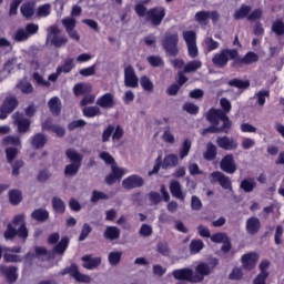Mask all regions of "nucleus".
I'll use <instances>...</instances> for the list:
<instances>
[{
  "label": "nucleus",
  "instance_id": "4",
  "mask_svg": "<svg viewBox=\"0 0 284 284\" xmlns=\"http://www.w3.org/2000/svg\"><path fill=\"white\" fill-rule=\"evenodd\" d=\"M162 47L169 57H176L179 54V33L171 31L165 32Z\"/></svg>",
  "mask_w": 284,
  "mask_h": 284
},
{
  "label": "nucleus",
  "instance_id": "47",
  "mask_svg": "<svg viewBox=\"0 0 284 284\" xmlns=\"http://www.w3.org/2000/svg\"><path fill=\"white\" fill-rule=\"evenodd\" d=\"M13 39L18 42L21 43L23 41H28V39H30V37L28 36L26 29H18L14 34H13Z\"/></svg>",
  "mask_w": 284,
  "mask_h": 284
},
{
  "label": "nucleus",
  "instance_id": "62",
  "mask_svg": "<svg viewBox=\"0 0 284 284\" xmlns=\"http://www.w3.org/2000/svg\"><path fill=\"white\" fill-rule=\"evenodd\" d=\"M152 232L153 230L150 224H142L139 230V234L144 237L152 236Z\"/></svg>",
  "mask_w": 284,
  "mask_h": 284
},
{
  "label": "nucleus",
  "instance_id": "21",
  "mask_svg": "<svg viewBox=\"0 0 284 284\" xmlns=\"http://www.w3.org/2000/svg\"><path fill=\"white\" fill-rule=\"evenodd\" d=\"M258 263V254L256 253H246L242 256V265L244 270H254Z\"/></svg>",
  "mask_w": 284,
  "mask_h": 284
},
{
  "label": "nucleus",
  "instance_id": "49",
  "mask_svg": "<svg viewBox=\"0 0 284 284\" xmlns=\"http://www.w3.org/2000/svg\"><path fill=\"white\" fill-rule=\"evenodd\" d=\"M51 10H52V6L50 3L42 4L38 8L37 17H42V18L50 17Z\"/></svg>",
  "mask_w": 284,
  "mask_h": 284
},
{
  "label": "nucleus",
  "instance_id": "31",
  "mask_svg": "<svg viewBox=\"0 0 284 284\" xmlns=\"http://www.w3.org/2000/svg\"><path fill=\"white\" fill-rule=\"evenodd\" d=\"M201 68H203V62H201V60H193L184 65L183 72L185 74H190L191 72H196V70H201Z\"/></svg>",
  "mask_w": 284,
  "mask_h": 284
},
{
  "label": "nucleus",
  "instance_id": "14",
  "mask_svg": "<svg viewBox=\"0 0 284 284\" xmlns=\"http://www.w3.org/2000/svg\"><path fill=\"white\" fill-rule=\"evenodd\" d=\"M19 105V101L14 97L7 98L0 109V120L8 119V114L14 111Z\"/></svg>",
  "mask_w": 284,
  "mask_h": 284
},
{
  "label": "nucleus",
  "instance_id": "2",
  "mask_svg": "<svg viewBox=\"0 0 284 284\" xmlns=\"http://www.w3.org/2000/svg\"><path fill=\"white\" fill-rule=\"evenodd\" d=\"M14 236L28 239V227L26 226L24 214L16 215L12 220V224H9L7 231L4 232L6 239H14Z\"/></svg>",
  "mask_w": 284,
  "mask_h": 284
},
{
  "label": "nucleus",
  "instance_id": "34",
  "mask_svg": "<svg viewBox=\"0 0 284 284\" xmlns=\"http://www.w3.org/2000/svg\"><path fill=\"white\" fill-rule=\"evenodd\" d=\"M47 143L48 139H45V135L41 133L33 135L31 140V145H33V148H36L37 150H39V148H43V145H45Z\"/></svg>",
  "mask_w": 284,
  "mask_h": 284
},
{
  "label": "nucleus",
  "instance_id": "22",
  "mask_svg": "<svg viewBox=\"0 0 284 284\" xmlns=\"http://www.w3.org/2000/svg\"><path fill=\"white\" fill-rule=\"evenodd\" d=\"M258 230H261V220L256 216L248 217L246 220V232L252 236L254 234H258Z\"/></svg>",
  "mask_w": 284,
  "mask_h": 284
},
{
  "label": "nucleus",
  "instance_id": "63",
  "mask_svg": "<svg viewBox=\"0 0 284 284\" xmlns=\"http://www.w3.org/2000/svg\"><path fill=\"white\" fill-rule=\"evenodd\" d=\"M227 239V234L225 233H216L211 236L213 243H225Z\"/></svg>",
  "mask_w": 284,
  "mask_h": 284
},
{
  "label": "nucleus",
  "instance_id": "29",
  "mask_svg": "<svg viewBox=\"0 0 284 284\" xmlns=\"http://www.w3.org/2000/svg\"><path fill=\"white\" fill-rule=\"evenodd\" d=\"M19 252H21L20 247L11 248L9 253H6L3 255L4 261H7L8 263H19V261H21V257L17 255L19 254Z\"/></svg>",
  "mask_w": 284,
  "mask_h": 284
},
{
  "label": "nucleus",
  "instance_id": "38",
  "mask_svg": "<svg viewBox=\"0 0 284 284\" xmlns=\"http://www.w3.org/2000/svg\"><path fill=\"white\" fill-rule=\"evenodd\" d=\"M21 13L26 17V19H31L34 16V3L27 2L21 7Z\"/></svg>",
  "mask_w": 284,
  "mask_h": 284
},
{
  "label": "nucleus",
  "instance_id": "54",
  "mask_svg": "<svg viewBox=\"0 0 284 284\" xmlns=\"http://www.w3.org/2000/svg\"><path fill=\"white\" fill-rule=\"evenodd\" d=\"M229 84L233 85L234 88H240L241 90H245L250 88L248 80L243 81V80L234 79V80H231Z\"/></svg>",
  "mask_w": 284,
  "mask_h": 284
},
{
  "label": "nucleus",
  "instance_id": "46",
  "mask_svg": "<svg viewBox=\"0 0 284 284\" xmlns=\"http://www.w3.org/2000/svg\"><path fill=\"white\" fill-rule=\"evenodd\" d=\"M207 19H210L209 11H200L195 13V21L200 23V26H207Z\"/></svg>",
  "mask_w": 284,
  "mask_h": 284
},
{
  "label": "nucleus",
  "instance_id": "59",
  "mask_svg": "<svg viewBox=\"0 0 284 284\" xmlns=\"http://www.w3.org/2000/svg\"><path fill=\"white\" fill-rule=\"evenodd\" d=\"M28 37H34L39 32V24L28 23L24 28Z\"/></svg>",
  "mask_w": 284,
  "mask_h": 284
},
{
  "label": "nucleus",
  "instance_id": "37",
  "mask_svg": "<svg viewBox=\"0 0 284 284\" xmlns=\"http://www.w3.org/2000/svg\"><path fill=\"white\" fill-rule=\"evenodd\" d=\"M219 42H216L212 37H206L203 40V47L209 52H213V50H219Z\"/></svg>",
  "mask_w": 284,
  "mask_h": 284
},
{
  "label": "nucleus",
  "instance_id": "8",
  "mask_svg": "<svg viewBox=\"0 0 284 284\" xmlns=\"http://www.w3.org/2000/svg\"><path fill=\"white\" fill-rule=\"evenodd\" d=\"M60 274L62 276H65V274H69L78 283H92V277L90 275H85V274L79 272V266H77V264H71V266L62 270L60 272Z\"/></svg>",
  "mask_w": 284,
  "mask_h": 284
},
{
  "label": "nucleus",
  "instance_id": "18",
  "mask_svg": "<svg viewBox=\"0 0 284 284\" xmlns=\"http://www.w3.org/2000/svg\"><path fill=\"white\" fill-rule=\"evenodd\" d=\"M216 143L222 150L226 151L236 150V148H239V142H236L234 138L217 136Z\"/></svg>",
  "mask_w": 284,
  "mask_h": 284
},
{
  "label": "nucleus",
  "instance_id": "61",
  "mask_svg": "<svg viewBox=\"0 0 284 284\" xmlns=\"http://www.w3.org/2000/svg\"><path fill=\"white\" fill-rule=\"evenodd\" d=\"M2 144L17 146V145H21V140H19V138H17V136L10 135V136H7L3 139Z\"/></svg>",
  "mask_w": 284,
  "mask_h": 284
},
{
  "label": "nucleus",
  "instance_id": "35",
  "mask_svg": "<svg viewBox=\"0 0 284 284\" xmlns=\"http://www.w3.org/2000/svg\"><path fill=\"white\" fill-rule=\"evenodd\" d=\"M123 256V252L122 251H113L111 253H109V263L110 265H112L113 267H116V265H119V263H121V257Z\"/></svg>",
  "mask_w": 284,
  "mask_h": 284
},
{
  "label": "nucleus",
  "instance_id": "28",
  "mask_svg": "<svg viewBox=\"0 0 284 284\" xmlns=\"http://www.w3.org/2000/svg\"><path fill=\"white\" fill-rule=\"evenodd\" d=\"M216 145H214L212 142H209L206 144V151L203 153V159H205V161H214V159H216Z\"/></svg>",
  "mask_w": 284,
  "mask_h": 284
},
{
  "label": "nucleus",
  "instance_id": "33",
  "mask_svg": "<svg viewBox=\"0 0 284 284\" xmlns=\"http://www.w3.org/2000/svg\"><path fill=\"white\" fill-rule=\"evenodd\" d=\"M49 216L50 213H48V211L43 209H37L31 213V219L40 222L48 221Z\"/></svg>",
  "mask_w": 284,
  "mask_h": 284
},
{
  "label": "nucleus",
  "instance_id": "44",
  "mask_svg": "<svg viewBox=\"0 0 284 284\" xmlns=\"http://www.w3.org/2000/svg\"><path fill=\"white\" fill-rule=\"evenodd\" d=\"M52 207L59 214H63L65 212V202H63V200H61L60 197H53Z\"/></svg>",
  "mask_w": 284,
  "mask_h": 284
},
{
  "label": "nucleus",
  "instance_id": "25",
  "mask_svg": "<svg viewBox=\"0 0 284 284\" xmlns=\"http://www.w3.org/2000/svg\"><path fill=\"white\" fill-rule=\"evenodd\" d=\"M103 236L106 241H118L121 237V230L116 226H106Z\"/></svg>",
  "mask_w": 284,
  "mask_h": 284
},
{
  "label": "nucleus",
  "instance_id": "60",
  "mask_svg": "<svg viewBox=\"0 0 284 284\" xmlns=\"http://www.w3.org/2000/svg\"><path fill=\"white\" fill-rule=\"evenodd\" d=\"M156 250L162 256H170V246H168V243L160 242L156 246Z\"/></svg>",
  "mask_w": 284,
  "mask_h": 284
},
{
  "label": "nucleus",
  "instance_id": "36",
  "mask_svg": "<svg viewBox=\"0 0 284 284\" xmlns=\"http://www.w3.org/2000/svg\"><path fill=\"white\" fill-rule=\"evenodd\" d=\"M73 68H74V59L68 58L64 60L63 65L58 67V70H60L61 74H62V72L64 74H68V73L72 72Z\"/></svg>",
  "mask_w": 284,
  "mask_h": 284
},
{
  "label": "nucleus",
  "instance_id": "55",
  "mask_svg": "<svg viewBox=\"0 0 284 284\" xmlns=\"http://www.w3.org/2000/svg\"><path fill=\"white\" fill-rule=\"evenodd\" d=\"M17 88H19V90H21V92H23V94H32V92L34 90L30 82H20L17 84Z\"/></svg>",
  "mask_w": 284,
  "mask_h": 284
},
{
  "label": "nucleus",
  "instance_id": "45",
  "mask_svg": "<svg viewBox=\"0 0 284 284\" xmlns=\"http://www.w3.org/2000/svg\"><path fill=\"white\" fill-rule=\"evenodd\" d=\"M182 37L186 45H193L196 43V32L194 31H183Z\"/></svg>",
  "mask_w": 284,
  "mask_h": 284
},
{
  "label": "nucleus",
  "instance_id": "13",
  "mask_svg": "<svg viewBox=\"0 0 284 284\" xmlns=\"http://www.w3.org/2000/svg\"><path fill=\"white\" fill-rule=\"evenodd\" d=\"M124 85L126 88H139V77L132 65L124 69Z\"/></svg>",
  "mask_w": 284,
  "mask_h": 284
},
{
  "label": "nucleus",
  "instance_id": "32",
  "mask_svg": "<svg viewBox=\"0 0 284 284\" xmlns=\"http://www.w3.org/2000/svg\"><path fill=\"white\" fill-rule=\"evenodd\" d=\"M73 92H74L75 97H81L83 94H88V93L92 92V85H90L88 83H78V84H75Z\"/></svg>",
  "mask_w": 284,
  "mask_h": 284
},
{
  "label": "nucleus",
  "instance_id": "23",
  "mask_svg": "<svg viewBox=\"0 0 284 284\" xmlns=\"http://www.w3.org/2000/svg\"><path fill=\"white\" fill-rule=\"evenodd\" d=\"M82 267L84 270H97L101 265V257H92V255L82 256Z\"/></svg>",
  "mask_w": 284,
  "mask_h": 284
},
{
  "label": "nucleus",
  "instance_id": "10",
  "mask_svg": "<svg viewBox=\"0 0 284 284\" xmlns=\"http://www.w3.org/2000/svg\"><path fill=\"white\" fill-rule=\"evenodd\" d=\"M258 62V54L250 51L244 57H239L237 51V59L232 62V68H243L244 65H252V63Z\"/></svg>",
  "mask_w": 284,
  "mask_h": 284
},
{
  "label": "nucleus",
  "instance_id": "52",
  "mask_svg": "<svg viewBox=\"0 0 284 284\" xmlns=\"http://www.w3.org/2000/svg\"><path fill=\"white\" fill-rule=\"evenodd\" d=\"M110 199L108 194L101 192V191H93L91 196V203H99V201H105Z\"/></svg>",
  "mask_w": 284,
  "mask_h": 284
},
{
  "label": "nucleus",
  "instance_id": "58",
  "mask_svg": "<svg viewBox=\"0 0 284 284\" xmlns=\"http://www.w3.org/2000/svg\"><path fill=\"white\" fill-rule=\"evenodd\" d=\"M256 99H257V103L258 105H261V108H263V105H265V100L267 98H270V91H258L255 94Z\"/></svg>",
  "mask_w": 284,
  "mask_h": 284
},
{
  "label": "nucleus",
  "instance_id": "3",
  "mask_svg": "<svg viewBox=\"0 0 284 284\" xmlns=\"http://www.w3.org/2000/svg\"><path fill=\"white\" fill-rule=\"evenodd\" d=\"M237 57L239 50L223 49L213 55L212 63L215 68H225L230 61H236Z\"/></svg>",
  "mask_w": 284,
  "mask_h": 284
},
{
  "label": "nucleus",
  "instance_id": "27",
  "mask_svg": "<svg viewBox=\"0 0 284 284\" xmlns=\"http://www.w3.org/2000/svg\"><path fill=\"white\" fill-rule=\"evenodd\" d=\"M240 187L241 190L250 194V192H254V190L256 189V180L252 178L244 179L242 180Z\"/></svg>",
  "mask_w": 284,
  "mask_h": 284
},
{
  "label": "nucleus",
  "instance_id": "48",
  "mask_svg": "<svg viewBox=\"0 0 284 284\" xmlns=\"http://www.w3.org/2000/svg\"><path fill=\"white\" fill-rule=\"evenodd\" d=\"M203 247H204L203 241H201V240H193L190 243L191 254H199V252H201V250H203Z\"/></svg>",
  "mask_w": 284,
  "mask_h": 284
},
{
  "label": "nucleus",
  "instance_id": "39",
  "mask_svg": "<svg viewBox=\"0 0 284 284\" xmlns=\"http://www.w3.org/2000/svg\"><path fill=\"white\" fill-rule=\"evenodd\" d=\"M9 201L11 205H19L23 201V196L19 190H11L9 191Z\"/></svg>",
  "mask_w": 284,
  "mask_h": 284
},
{
  "label": "nucleus",
  "instance_id": "16",
  "mask_svg": "<svg viewBox=\"0 0 284 284\" xmlns=\"http://www.w3.org/2000/svg\"><path fill=\"white\" fill-rule=\"evenodd\" d=\"M173 278L176 281H189V283H196L194 281V271L192 268H180L172 272Z\"/></svg>",
  "mask_w": 284,
  "mask_h": 284
},
{
  "label": "nucleus",
  "instance_id": "57",
  "mask_svg": "<svg viewBox=\"0 0 284 284\" xmlns=\"http://www.w3.org/2000/svg\"><path fill=\"white\" fill-rule=\"evenodd\" d=\"M91 233H92V226H90V224L88 223L83 224L81 234L79 236V241H85Z\"/></svg>",
  "mask_w": 284,
  "mask_h": 284
},
{
  "label": "nucleus",
  "instance_id": "9",
  "mask_svg": "<svg viewBox=\"0 0 284 284\" xmlns=\"http://www.w3.org/2000/svg\"><path fill=\"white\" fill-rule=\"evenodd\" d=\"M163 19H165V8L154 7L148 11L145 21L151 23V26L158 27L163 23Z\"/></svg>",
  "mask_w": 284,
  "mask_h": 284
},
{
  "label": "nucleus",
  "instance_id": "56",
  "mask_svg": "<svg viewBox=\"0 0 284 284\" xmlns=\"http://www.w3.org/2000/svg\"><path fill=\"white\" fill-rule=\"evenodd\" d=\"M273 32L277 34V37H281L284 34V23L281 20H276L272 26Z\"/></svg>",
  "mask_w": 284,
  "mask_h": 284
},
{
  "label": "nucleus",
  "instance_id": "51",
  "mask_svg": "<svg viewBox=\"0 0 284 284\" xmlns=\"http://www.w3.org/2000/svg\"><path fill=\"white\" fill-rule=\"evenodd\" d=\"M191 210H193V212H201V210H203V202H201V199L196 195L191 197Z\"/></svg>",
  "mask_w": 284,
  "mask_h": 284
},
{
  "label": "nucleus",
  "instance_id": "30",
  "mask_svg": "<svg viewBox=\"0 0 284 284\" xmlns=\"http://www.w3.org/2000/svg\"><path fill=\"white\" fill-rule=\"evenodd\" d=\"M49 110L51 113L55 114H61V100L58 97H53L49 100Z\"/></svg>",
  "mask_w": 284,
  "mask_h": 284
},
{
  "label": "nucleus",
  "instance_id": "11",
  "mask_svg": "<svg viewBox=\"0 0 284 284\" xmlns=\"http://www.w3.org/2000/svg\"><path fill=\"white\" fill-rule=\"evenodd\" d=\"M144 183L145 180H143L141 175L133 174L122 181V187H124V190H136L143 187Z\"/></svg>",
  "mask_w": 284,
  "mask_h": 284
},
{
  "label": "nucleus",
  "instance_id": "43",
  "mask_svg": "<svg viewBox=\"0 0 284 284\" xmlns=\"http://www.w3.org/2000/svg\"><path fill=\"white\" fill-rule=\"evenodd\" d=\"M82 112L89 119H93V116H101V109H99V106H85Z\"/></svg>",
  "mask_w": 284,
  "mask_h": 284
},
{
  "label": "nucleus",
  "instance_id": "5",
  "mask_svg": "<svg viewBox=\"0 0 284 284\" xmlns=\"http://www.w3.org/2000/svg\"><path fill=\"white\" fill-rule=\"evenodd\" d=\"M178 165L179 156L176 154H168L164 156V159L159 155L155 160L153 170L149 172V176H152V174H159V170H161V168L163 170H168L169 168H176Z\"/></svg>",
  "mask_w": 284,
  "mask_h": 284
},
{
  "label": "nucleus",
  "instance_id": "1",
  "mask_svg": "<svg viewBox=\"0 0 284 284\" xmlns=\"http://www.w3.org/2000/svg\"><path fill=\"white\" fill-rule=\"evenodd\" d=\"M207 121L211 122V126L204 129L202 134H217L219 132H225L227 134V130L232 128V121L222 110L211 109L206 114Z\"/></svg>",
  "mask_w": 284,
  "mask_h": 284
},
{
  "label": "nucleus",
  "instance_id": "15",
  "mask_svg": "<svg viewBox=\"0 0 284 284\" xmlns=\"http://www.w3.org/2000/svg\"><path fill=\"white\" fill-rule=\"evenodd\" d=\"M220 169L226 174H234L237 170L236 162H234V155L226 154L220 162Z\"/></svg>",
  "mask_w": 284,
  "mask_h": 284
},
{
  "label": "nucleus",
  "instance_id": "40",
  "mask_svg": "<svg viewBox=\"0 0 284 284\" xmlns=\"http://www.w3.org/2000/svg\"><path fill=\"white\" fill-rule=\"evenodd\" d=\"M190 150H192V140L186 139L183 141L182 146L180 149V159L183 161L187 154H190Z\"/></svg>",
  "mask_w": 284,
  "mask_h": 284
},
{
  "label": "nucleus",
  "instance_id": "17",
  "mask_svg": "<svg viewBox=\"0 0 284 284\" xmlns=\"http://www.w3.org/2000/svg\"><path fill=\"white\" fill-rule=\"evenodd\" d=\"M210 274H212V266L207 265V263H200L195 267V275H193V281H195V283H201L205 276H210Z\"/></svg>",
  "mask_w": 284,
  "mask_h": 284
},
{
  "label": "nucleus",
  "instance_id": "6",
  "mask_svg": "<svg viewBox=\"0 0 284 284\" xmlns=\"http://www.w3.org/2000/svg\"><path fill=\"white\" fill-rule=\"evenodd\" d=\"M67 156L71 161L64 169L65 176H77L79 170L81 169V161H83V155L79 154L77 151L69 149L67 151Z\"/></svg>",
  "mask_w": 284,
  "mask_h": 284
},
{
  "label": "nucleus",
  "instance_id": "42",
  "mask_svg": "<svg viewBox=\"0 0 284 284\" xmlns=\"http://www.w3.org/2000/svg\"><path fill=\"white\" fill-rule=\"evenodd\" d=\"M250 12H252V7L243 4L237 11H235L234 19H236V21L245 19Z\"/></svg>",
  "mask_w": 284,
  "mask_h": 284
},
{
  "label": "nucleus",
  "instance_id": "24",
  "mask_svg": "<svg viewBox=\"0 0 284 284\" xmlns=\"http://www.w3.org/2000/svg\"><path fill=\"white\" fill-rule=\"evenodd\" d=\"M170 192L174 199H179L180 201H185V194L183 190H181V183L179 181H172L170 184Z\"/></svg>",
  "mask_w": 284,
  "mask_h": 284
},
{
  "label": "nucleus",
  "instance_id": "20",
  "mask_svg": "<svg viewBox=\"0 0 284 284\" xmlns=\"http://www.w3.org/2000/svg\"><path fill=\"white\" fill-rule=\"evenodd\" d=\"M12 119H13L14 125L18 126V131L20 132V134H23L28 132V130H30V120L24 119L22 114L14 113L12 115Z\"/></svg>",
  "mask_w": 284,
  "mask_h": 284
},
{
  "label": "nucleus",
  "instance_id": "50",
  "mask_svg": "<svg viewBox=\"0 0 284 284\" xmlns=\"http://www.w3.org/2000/svg\"><path fill=\"white\" fill-rule=\"evenodd\" d=\"M70 241L68 240V237H62L60 243L58 245H55V247L53 248L55 254H63L65 252V250H68V243Z\"/></svg>",
  "mask_w": 284,
  "mask_h": 284
},
{
  "label": "nucleus",
  "instance_id": "7",
  "mask_svg": "<svg viewBox=\"0 0 284 284\" xmlns=\"http://www.w3.org/2000/svg\"><path fill=\"white\" fill-rule=\"evenodd\" d=\"M47 41L55 48H62L68 43V38L61 36V30L57 24H53L47 29Z\"/></svg>",
  "mask_w": 284,
  "mask_h": 284
},
{
  "label": "nucleus",
  "instance_id": "41",
  "mask_svg": "<svg viewBox=\"0 0 284 284\" xmlns=\"http://www.w3.org/2000/svg\"><path fill=\"white\" fill-rule=\"evenodd\" d=\"M140 85L145 90V92H154V83L148 75H143L140 78Z\"/></svg>",
  "mask_w": 284,
  "mask_h": 284
},
{
  "label": "nucleus",
  "instance_id": "19",
  "mask_svg": "<svg viewBox=\"0 0 284 284\" xmlns=\"http://www.w3.org/2000/svg\"><path fill=\"white\" fill-rule=\"evenodd\" d=\"M95 103L99 108H102L103 110H112V108H114V105H115L114 94L105 93V94L101 95L100 98H98Z\"/></svg>",
  "mask_w": 284,
  "mask_h": 284
},
{
  "label": "nucleus",
  "instance_id": "53",
  "mask_svg": "<svg viewBox=\"0 0 284 284\" xmlns=\"http://www.w3.org/2000/svg\"><path fill=\"white\" fill-rule=\"evenodd\" d=\"M62 26L65 28V32L74 30L77 28V20L74 18H64L62 19Z\"/></svg>",
  "mask_w": 284,
  "mask_h": 284
},
{
  "label": "nucleus",
  "instance_id": "64",
  "mask_svg": "<svg viewBox=\"0 0 284 284\" xmlns=\"http://www.w3.org/2000/svg\"><path fill=\"white\" fill-rule=\"evenodd\" d=\"M138 17H144L145 19H148V12L150 10H148V8L141 3L136 4L134 8Z\"/></svg>",
  "mask_w": 284,
  "mask_h": 284
},
{
  "label": "nucleus",
  "instance_id": "26",
  "mask_svg": "<svg viewBox=\"0 0 284 284\" xmlns=\"http://www.w3.org/2000/svg\"><path fill=\"white\" fill-rule=\"evenodd\" d=\"M0 274L7 276L8 283H14L17 281V267H6L4 265L0 266Z\"/></svg>",
  "mask_w": 284,
  "mask_h": 284
},
{
  "label": "nucleus",
  "instance_id": "12",
  "mask_svg": "<svg viewBox=\"0 0 284 284\" xmlns=\"http://www.w3.org/2000/svg\"><path fill=\"white\" fill-rule=\"evenodd\" d=\"M211 183H220L223 190H232V181L229 176L223 174L221 171H215L210 174Z\"/></svg>",
  "mask_w": 284,
  "mask_h": 284
}]
</instances>
